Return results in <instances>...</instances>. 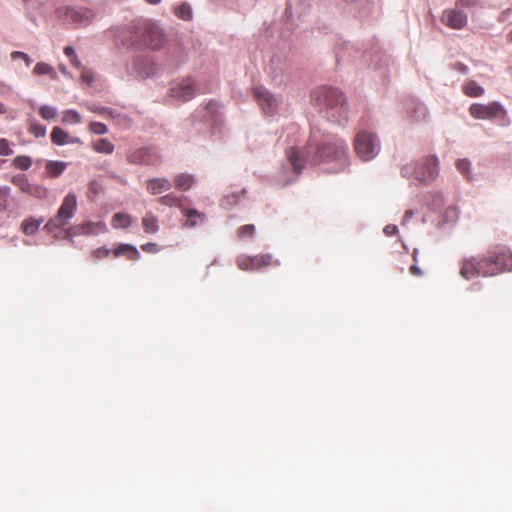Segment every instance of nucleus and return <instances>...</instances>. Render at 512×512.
I'll return each instance as SVG.
<instances>
[{
	"label": "nucleus",
	"instance_id": "obj_14",
	"mask_svg": "<svg viewBox=\"0 0 512 512\" xmlns=\"http://www.w3.org/2000/svg\"><path fill=\"white\" fill-rule=\"evenodd\" d=\"M272 256L265 254L254 257H241L238 259V266L241 270H255L271 264Z\"/></svg>",
	"mask_w": 512,
	"mask_h": 512
},
{
	"label": "nucleus",
	"instance_id": "obj_48",
	"mask_svg": "<svg viewBox=\"0 0 512 512\" xmlns=\"http://www.w3.org/2000/svg\"><path fill=\"white\" fill-rule=\"evenodd\" d=\"M452 67L454 70L458 71L459 73H461L463 75L467 74L469 71L468 66H466L465 64L460 63V62L453 64Z\"/></svg>",
	"mask_w": 512,
	"mask_h": 512
},
{
	"label": "nucleus",
	"instance_id": "obj_61",
	"mask_svg": "<svg viewBox=\"0 0 512 512\" xmlns=\"http://www.w3.org/2000/svg\"><path fill=\"white\" fill-rule=\"evenodd\" d=\"M80 142H81L80 139L77 138V137L76 138H70L69 137V142L68 143H80Z\"/></svg>",
	"mask_w": 512,
	"mask_h": 512
},
{
	"label": "nucleus",
	"instance_id": "obj_15",
	"mask_svg": "<svg viewBox=\"0 0 512 512\" xmlns=\"http://www.w3.org/2000/svg\"><path fill=\"white\" fill-rule=\"evenodd\" d=\"M196 85L194 80L187 79L171 88V96L182 101H188L195 95Z\"/></svg>",
	"mask_w": 512,
	"mask_h": 512
},
{
	"label": "nucleus",
	"instance_id": "obj_26",
	"mask_svg": "<svg viewBox=\"0 0 512 512\" xmlns=\"http://www.w3.org/2000/svg\"><path fill=\"white\" fill-rule=\"evenodd\" d=\"M175 186L181 191H187L193 184V177L189 174H179L175 177Z\"/></svg>",
	"mask_w": 512,
	"mask_h": 512
},
{
	"label": "nucleus",
	"instance_id": "obj_1",
	"mask_svg": "<svg viewBox=\"0 0 512 512\" xmlns=\"http://www.w3.org/2000/svg\"><path fill=\"white\" fill-rule=\"evenodd\" d=\"M312 102L318 113L328 122L343 125L347 121L346 99L338 88H316L312 92Z\"/></svg>",
	"mask_w": 512,
	"mask_h": 512
},
{
	"label": "nucleus",
	"instance_id": "obj_64",
	"mask_svg": "<svg viewBox=\"0 0 512 512\" xmlns=\"http://www.w3.org/2000/svg\"><path fill=\"white\" fill-rule=\"evenodd\" d=\"M302 153H303V155L305 156V154H307V151H304V152H302ZM304 160L306 161V159H305V158H304Z\"/></svg>",
	"mask_w": 512,
	"mask_h": 512
},
{
	"label": "nucleus",
	"instance_id": "obj_8",
	"mask_svg": "<svg viewBox=\"0 0 512 512\" xmlns=\"http://www.w3.org/2000/svg\"><path fill=\"white\" fill-rule=\"evenodd\" d=\"M254 97L259 106L266 115H274L278 109V100L265 87H255L253 90Z\"/></svg>",
	"mask_w": 512,
	"mask_h": 512
},
{
	"label": "nucleus",
	"instance_id": "obj_23",
	"mask_svg": "<svg viewBox=\"0 0 512 512\" xmlns=\"http://www.w3.org/2000/svg\"><path fill=\"white\" fill-rule=\"evenodd\" d=\"M66 166L67 164L62 161H48L46 163V170L51 177L55 178L64 172Z\"/></svg>",
	"mask_w": 512,
	"mask_h": 512
},
{
	"label": "nucleus",
	"instance_id": "obj_9",
	"mask_svg": "<svg viewBox=\"0 0 512 512\" xmlns=\"http://www.w3.org/2000/svg\"><path fill=\"white\" fill-rule=\"evenodd\" d=\"M487 261H476L474 257L467 259L463 262L460 274L463 278L470 280L474 276L482 275L484 277L492 276L493 271L485 268V264H487Z\"/></svg>",
	"mask_w": 512,
	"mask_h": 512
},
{
	"label": "nucleus",
	"instance_id": "obj_10",
	"mask_svg": "<svg viewBox=\"0 0 512 512\" xmlns=\"http://www.w3.org/2000/svg\"><path fill=\"white\" fill-rule=\"evenodd\" d=\"M469 112L475 119H494L505 111L501 104L492 102L488 105L474 103L470 106Z\"/></svg>",
	"mask_w": 512,
	"mask_h": 512
},
{
	"label": "nucleus",
	"instance_id": "obj_57",
	"mask_svg": "<svg viewBox=\"0 0 512 512\" xmlns=\"http://www.w3.org/2000/svg\"><path fill=\"white\" fill-rule=\"evenodd\" d=\"M92 224L88 223L86 225H83L79 228L83 234H89L91 232Z\"/></svg>",
	"mask_w": 512,
	"mask_h": 512
},
{
	"label": "nucleus",
	"instance_id": "obj_24",
	"mask_svg": "<svg viewBox=\"0 0 512 512\" xmlns=\"http://www.w3.org/2000/svg\"><path fill=\"white\" fill-rule=\"evenodd\" d=\"M142 225L146 233H156L159 230L158 220L151 213H148L143 217Z\"/></svg>",
	"mask_w": 512,
	"mask_h": 512
},
{
	"label": "nucleus",
	"instance_id": "obj_54",
	"mask_svg": "<svg viewBox=\"0 0 512 512\" xmlns=\"http://www.w3.org/2000/svg\"><path fill=\"white\" fill-rule=\"evenodd\" d=\"M64 54H65L68 58H72V57L76 56V54H75V49H74L72 46H67V47H65V49H64Z\"/></svg>",
	"mask_w": 512,
	"mask_h": 512
},
{
	"label": "nucleus",
	"instance_id": "obj_31",
	"mask_svg": "<svg viewBox=\"0 0 512 512\" xmlns=\"http://www.w3.org/2000/svg\"><path fill=\"white\" fill-rule=\"evenodd\" d=\"M81 120L82 117L76 110H67L62 117V122L66 124H78Z\"/></svg>",
	"mask_w": 512,
	"mask_h": 512
},
{
	"label": "nucleus",
	"instance_id": "obj_62",
	"mask_svg": "<svg viewBox=\"0 0 512 512\" xmlns=\"http://www.w3.org/2000/svg\"><path fill=\"white\" fill-rule=\"evenodd\" d=\"M508 38H509V41L512 42V29H511V32L508 34Z\"/></svg>",
	"mask_w": 512,
	"mask_h": 512
},
{
	"label": "nucleus",
	"instance_id": "obj_3",
	"mask_svg": "<svg viewBox=\"0 0 512 512\" xmlns=\"http://www.w3.org/2000/svg\"><path fill=\"white\" fill-rule=\"evenodd\" d=\"M346 151L347 147L344 141L340 139L328 138L318 148L312 158V162L314 164H321L322 162H335L336 166L333 167V172H338L343 170L348 165Z\"/></svg>",
	"mask_w": 512,
	"mask_h": 512
},
{
	"label": "nucleus",
	"instance_id": "obj_21",
	"mask_svg": "<svg viewBox=\"0 0 512 512\" xmlns=\"http://www.w3.org/2000/svg\"><path fill=\"white\" fill-rule=\"evenodd\" d=\"M42 222H43L42 218L35 219V218L30 217V218L25 219L21 224L23 233L25 235L35 234L38 231Z\"/></svg>",
	"mask_w": 512,
	"mask_h": 512
},
{
	"label": "nucleus",
	"instance_id": "obj_52",
	"mask_svg": "<svg viewBox=\"0 0 512 512\" xmlns=\"http://www.w3.org/2000/svg\"><path fill=\"white\" fill-rule=\"evenodd\" d=\"M81 78L84 82H86L88 84L92 83V81H93V76H92L91 72H89V71H83Z\"/></svg>",
	"mask_w": 512,
	"mask_h": 512
},
{
	"label": "nucleus",
	"instance_id": "obj_11",
	"mask_svg": "<svg viewBox=\"0 0 512 512\" xmlns=\"http://www.w3.org/2000/svg\"><path fill=\"white\" fill-rule=\"evenodd\" d=\"M482 260L488 262L485 264V268L493 271L492 275L512 270V255L505 252L496 253Z\"/></svg>",
	"mask_w": 512,
	"mask_h": 512
},
{
	"label": "nucleus",
	"instance_id": "obj_49",
	"mask_svg": "<svg viewBox=\"0 0 512 512\" xmlns=\"http://www.w3.org/2000/svg\"><path fill=\"white\" fill-rule=\"evenodd\" d=\"M458 5L466 8L474 7L478 4V0H457Z\"/></svg>",
	"mask_w": 512,
	"mask_h": 512
},
{
	"label": "nucleus",
	"instance_id": "obj_34",
	"mask_svg": "<svg viewBox=\"0 0 512 512\" xmlns=\"http://www.w3.org/2000/svg\"><path fill=\"white\" fill-rule=\"evenodd\" d=\"M39 114L45 120H52L57 116V110L50 105H43L39 108Z\"/></svg>",
	"mask_w": 512,
	"mask_h": 512
},
{
	"label": "nucleus",
	"instance_id": "obj_2",
	"mask_svg": "<svg viewBox=\"0 0 512 512\" xmlns=\"http://www.w3.org/2000/svg\"><path fill=\"white\" fill-rule=\"evenodd\" d=\"M129 36H123L121 42L125 47H135L143 43L152 50L162 48L165 35L163 29L156 23H147L144 28L132 25L129 30Z\"/></svg>",
	"mask_w": 512,
	"mask_h": 512
},
{
	"label": "nucleus",
	"instance_id": "obj_18",
	"mask_svg": "<svg viewBox=\"0 0 512 512\" xmlns=\"http://www.w3.org/2000/svg\"><path fill=\"white\" fill-rule=\"evenodd\" d=\"M308 2L309 0H287L286 15L301 17L309 6Z\"/></svg>",
	"mask_w": 512,
	"mask_h": 512
},
{
	"label": "nucleus",
	"instance_id": "obj_51",
	"mask_svg": "<svg viewBox=\"0 0 512 512\" xmlns=\"http://www.w3.org/2000/svg\"><path fill=\"white\" fill-rule=\"evenodd\" d=\"M409 272L414 276H422L423 275V271L416 264H413L410 266Z\"/></svg>",
	"mask_w": 512,
	"mask_h": 512
},
{
	"label": "nucleus",
	"instance_id": "obj_13",
	"mask_svg": "<svg viewBox=\"0 0 512 512\" xmlns=\"http://www.w3.org/2000/svg\"><path fill=\"white\" fill-rule=\"evenodd\" d=\"M441 21L452 29H462L467 24V15L456 9L445 10Z\"/></svg>",
	"mask_w": 512,
	"mask_h": 512
},
{
	"label": "nucleus",
	"instance_id": "obj_25",
	"mask_svg": "<svg viewBox=\"0 0 512 512\" xmlns=\"http://www.w3.org/2000/svg\"><path fill=\"white\" fill-rule=\"evenodd\" d=\"M51 140L56 145H65L69 142V134L60 127H54L51 132Z\"/></svg>",
	"mask_w": 512,
	"mask_h": 512
},
{
	"label": "nucleus",
	"instance_id": "obj_55",
	"mask_svg": "<svg viewBox=\"0 0 512 512\" xmlns=\"http://www.w3.org/2000/svg\"><path fill=\"white\" fill-rule=\"evenodd\" d=\"M219 107L218 103L217 102H210L206 109L208 110V112H211V113H216L217 112V108Z\"/></svg>",
	"mask_w": 512,
	"mask_h": 512
},
{
	"label": "nucleus",
	"instance_id": "obj_56",
	"mask_svg": "<svg viewBox=\"0 0 512 512\" xmlns=\"http://www.w3.org/2000/svg\"><path fill=\"white\" fill-rule=\"evenodd\" d=\"M70 62L74 67H76L78 69H80L82 67V64H81L80 60L77 58V56L70 58Z\"/></svg>",
	"mask_w": 512,
	"mask_h": 512
},
{
	"label": "nucleus",
	"instance_id": "obj_29",
	"mask_svg": "<svg viewBox=\"0 0 512 512\" xmlns=\"http://www.w3.org/2000/svg\"><path fill=\"white\" fill-rule=\"evenodd\" d=\"M114 145L108 139H100L94 144V149L99 153L112 154Z\"/></svg>",
	"mask_w": 512,
	"mask_h": 512
},
{
	"label": "nucleus",
	"instance_id": "obj_32",
	"mask_svg": "<svg viewBox=\"0 0 512 512\" xmlns=\"http://www.w3.org/2000/svg\"><path fill=\"white\" fill-rule=\"evenodd\" d=\"M175 14L182 20H191L192 19L191 6L187 3H182L175 9Z\"/></svg>",
	"mask_w": 512,
	"mask_h": 512
},
{
	"label": "nucleus",
	"instance_id": "obj_50",
	"mask_svg": "<svg viewBox=\"0 0 512 512\" xmlns=\"http://www.w3.org/2000/svg\"><path fill=\"white\" fill-rule=\"evenodd\" d=\"M398 232V227L393 224L386 225L384 228V233L387 236H393Z\"/></svg>",
	"mask_w": 512,
	"mask_h": 512
},
{
	"label": "nucleus",
	"instance_id": "obj_27",
	"mask_svg": "<svg viewBox=\"0 0 512 512\" xmlns=\"http://www.w3.org/2000/svg\"><path fill=\"white\" fill-rule=\"evenodd\" d=\"M33 72L37 75H50L52 79H57V74L54 68L44 62L37 63Z\"/></svg>",
	"mask_w": 512,
	"mask_h": 512
},
{
	"label": "nucleus",
	"instance_id": "obj_7",
	"mask_svg": "<svg viewBox=\"0 0 512 512\" xmlns=\"http://www.w3.org/2000/svg\"><path fill=\"white\" fill-rule=\"evenodd\" d=\"M439 161L434 155L425 157L422 161H417L416 180L427 183L434 180L439 172Z\"/></svg>",
	"mask_w": 512,
	"mask_h": 512
},
{
	"label": "nucleus",
	"instance_id": "obj_20",
	"mask_svg": "<svg viewBox=\"0 0 512 512\" xmlns=\"http://www.w3.org/2000/svg\"><path fill=\"white\" fill-rule=\"evenodd\" d=\"M113 253L116 257L128 254V257L131 260H138L140 258V253L137 247L131 244H121L114 249Z\"/></svg>",
	"mask_w": 512,
	"mask_h": 512
},
{
	"label": "nucleus",
	"instance_id": "obj_33",
	"mask_svg": "<svg viewBox=\"0 0 512 512\" xmlns=\"http://www.w3.org/2000/svg\"><path fill=\"white\" fill-rule=\"evenodd\" d=\"M245 193H246V189H243L240 193L234 192L230 195H227L221 200V205L225 208H227L228 206H231V205H236L240 200V194H245Z\"/></svg>",
	"mask_w": 512,
	"mask_h": 512
},
{
	"label": "nucleus",
	"instance_id": "obj_16",
	"mask_svg": "<svg viewBox=\"0 0 512 512\" xmlns=\"http://www.w3.org/2000/svg\"><path fill=\"white\" fill-rule=\"evenodd\" d=\"M288 163L296 174H301L304 168V155L298 149L291 147L286 152Z\"/></svg>",
	"mask_w": 512,
	"mask_h": 512
},
{
	"label": "nucleus",
	"instance_id": "obj_17",
	"mask_svg": "<svg viewBox=\"0 0 512 512\" xmlns=\"http://www.w3.org/2000/svg\"><path fill=\"white\" fill-rule=\"evenodd\" d=\"M171 188L172 183L166 178H153L147 181V189L153 195L169 191Z\"/></svg>",
	"mask_w": 512,
	"mask_h": 512
},
{
	"label": "nucleus",
	"instance_id": "obj_40",
	"mask_svg": "<svg viewBox=\"0 0 512 512\" xmlns=\"http://www.w3.org/2000/svg\"><path fill=\"white\" fill-rule=\"evenodd\" d=\"M254 233H255V226L253 224L243 225L237 230V234L240 238L253 236Z\"/></svg>",
	"mask_w": 512,
	"mask_h": 512
},
{
	"label": "nucleus",
	"instance_id": "obj_43",
	"mask_svg": "<svg viewBox=\"0 0 512 512\" xmlns=\"http://www.w3.org/2000/svg\"><path fill=\"white\" fill-rule=\"evenodd\" d=\"M89 110L94 113H97V114H101V115L107 114L108 116H110L112 118L114 117V111L107 107H102L99 105H91V106H89Z\"/></svg>",
	"mask_w": 512,
	"mask_h": 512
},
{
	"label": "nucleus",
	"instance_id": "obj_44",
	"mask_svg": "<svg viewBox=\"0 0 512 512\" xmlns=\"http://www.w3.org/2000/svg\"><path fill=\"white\" fill-rule=\"evenodd\" d=\"M13 154V150L9 147V142L7 139H0V155L2 156H10Z\"/></svg>",
	"mask_w": 512,
	"mask_h": 512
},
{
	"label": "nucleus",
	"instance_id": "obj_63",
	"mask_svg": "<svg viewBox=\"0 0 512 512\" xmlns=\"http://www.w3.org/2000/svg\"><path fill=\"white\" fill-rule=\"evenodd\" d=\"M336 57H337V58H336V61H337V62H339V61H340L339 56L337 55Z\"/></svg>",
	"mask_w": 512,
	"mask_h": 512
},
{
	"label": "nucleus",
	"instance_id": "obj_53",
	"mask_svg": "<svg viewBox=\"0 0 512 512\" xmlns=\"http://www.w3.org/2000/svg\"><path fill=\"white\" fill-rule=\"evenodd\" d=\"M414 215L413 210H407L402 219V225H405Z\"/></svg>",
	"mask_w": 512,
	"mask_h": 512
},
{
	"label": "nucleus",
	"instance_id": "obj_5",
	"mask_svg": "<svg viewBox=\"0 0 512 512\" xmlns=\"http://www.w3.org/2000/svg\"><path fill=\"white\" fill-rule=\"evenodd\" d=\"M356 154L363 161L374 159L380 152V141L376 134L361 131L354 140Z\"/></svg>",
	"mask_w": 512,
	"mask_h": 512
},
{
	"label": "nucleus",
	"instance_id": "obj_12",
	"mask_svg": "<svg viewBox=\"0 0 512 512\" xmlns=\"http://www.w3.org/2000/svg\"><path fill=\"white\" fill-rule=\"evenodd\" d=\"M155 70V64L147 57L135 58L131 67L128 68L129 73L140 79L152 76L155 73Z\"/></svg>",
	"mask_w": 512,
	"mask_h": 512
},
{
	"label": "nucleus",
	"instance_id": "obj_22",
	"mask_svg": "<svg viewBox=\"0 0 512 512\" xmlns=\"http://www.w3.org/2000/svg\"><path fill=\"white\" fill-rule=\"evenodd\" d=\"M409 111L414 121L424 120L428 114L426 106L420 102H412Z\"/></svg>",
	"mask_w": 512,
	"mask_h": 512
},
{
	"label": "nucleus",
	"instance_id": "obj_37",
	"mask_svg": "<svg viewBox=\"0 0 512 512\" xmlns=\"http://www.w3.org/2000/svg\"><path fill=\"white\" fill-rule=\"evenodd\" d=\"M30 132L36 137H44L46 135V127L35 122L31 121L30 123Z\"/></svg>",
	"mask_w": 512,
	"mask_h": 512
},
{
	"label": "nucleus",
	"instance_id": "obj_41",
	"mask_svg": "<svg viewBox=\"0 0 512 512\" xmlns=\"http://www.w3.org/2000/svg\"><path fill=\"white\" fill-rule=\"evenodd\" d=\"M90 131L97 135H103L106 134L108 131V128L105 124L100 122H91L89 125Z\"/></svg>",
	"mask_w": 512,
	"mask_h": 512
},
{
	"label": "nucleus",
	"instance_id": "obj_6",
	"mask_svg": "<svg viewBox=\"0 0 512 512\" xmlns=\"http://www.w3.org/2000/svg\"><path fill=\"white\" fill-rule=\"evenodd\" d=\"M57 14L60 18L81 26L90 24L95 17L91 9L71 6L57 9Z\"/></svg>",
	"mask_w": 512,
	"mask_h": 512
},
{
	"label": "nucleus",
	"instance_id": "obj_39",
	"mask_svg": "<svg viewBox=\"0 0 512 512\" xmlns=\"http://www.w3.org/2000/svg\"><path fill=\"white\" fill-rule=\"evenodd\" d=\"M457 169L468 179L470 178L469 172L471 169V163L467 159H459L456 163Z\"/></svg>",
	"mask_w": 512,
	"mask_h": 512
},
{
	"label": "nucleus",
	"instance_id": "obj_36",
	"mask_svg": "<svg viewBox=\"0 0 512 512\" xmlns=\"http://www.w3.org/2000/svg\"><path fill=\"white\" fill-rule=\"evenodd\" d=\"M13 164L21 170H28L32 165V160L28 156H17L14 158Z\"/></svg>",
	"mask_w": 512,
	"mask_h": 512
},
{
	"label": "nucleus",
	"instance_id": "obj_42",
	"mask_svg": "<svg viewBox=\"0 0 512 512\" xmlns=\"http://www.w3.org/2000/svg\"><path fill=\"white\" fill-rule=\"evenodd\" d=\"M10 57L12 60L21 59V61H24L26 66L29 67L32 64V59L30 56L24 52L21 51H13L10 54Z\"/></svg>",
	"mask_w": 512,
	"mask_h": 512
},
{
	"label": "nucleus",
	"instance_id": "obj_38",
	"mask_svg": "<svg viewBox=\"0 0 512 512\" xmlns=\"http://www.w3.org/2000/svg\"><path fill=\"white\" fill-rule=\"evenodd\" d=\"M417 162H411L401 168V175L406 178L414 177L416 179Z\"/></svg>",
	"mask_w": 512,
	"mask_h": 512
},
{
	"label": "nucleus",
	"instance_id": "obj_28",
	"mask_svg": "<svg viewBox=\"0 0 512 512\" xmlns=\"http://www.w3.org/2000/svg\"><path fill=\"white\" fill-rule=\"evenodd\" d=\"M463 91L467 96L478 97L484 93V89L475 81H470L464 85Z\"/></svg>",
	"mask_w": 512,
	"mask_h": 512
},
{
	"label": "nucleus",
	"instance_id": "obj_45",
	"mask_svg": "<svg viewBox=\"0 0 512 512\" xmlns=\"http://www.w3.org/2000/svg\"><path fill=\"white\" fill-rule=\"evenodd\" d=\"M109 254L110 250L105 247L98 248L93 252L94 257L98 259L106 258L109 256Z\"/></svg>",
	"mask_w": 512,
	"mask_h": 512
},
{
	"label": "nucleus",
	"instance_id": "obj_35",
	"mask_svg": "<svg viewBox=\"0 0 512 512\" xmlns=\"http://www.w3.org/2000/svg\"><path fill=\"white\" fill-rule=\"evenodd\" d=\"M159 203L165 206H181V198L173 194H168L159 198Z\"/></svg>",
	"mask_w": 512,
	"mask_h": 512
},
{
	"label": "nucleus",
	"instance_id": "obj_58",
	"mask_svg": "<svg viewBox=\"0 0 512 512\" xmlns=\"http://www.w3.org/2000/svg\"><path fill=\"white\" fill-rule=\"evenodd\" d=\"M418 254H419V250L417 248H415L412 253V258H413L414 262H418Z\"/></svg>",
	"mask_w": 512,
	"mask_h": 512
},
{
	"label": "nucleus",
	"instance_id": "obj_60",
	"mask_svg": "<svg viewBox=\"0 0 512 512\" xmlns=\"http://www.w3.org/2000/svg\"><path fill=\"white\" fill-rule=\"evenodd\" d=\"M59 69L60 71L64 74V75H67L68 72H67V68L64 66V65H60L59 66Z\"/></svg>",
	"mask_w": 512,
	"mask_h": 512
},
{
	"label": "nucleus",
	"instance_id": "obj_4",
	"mask_svg": "<svg viewBox=\"0 0 512 512\" xmlns=\"http://www.w3.org/2000/svg\"><path fill=\"white\" fill-rule=\"evenodd\" d=\"M76 209L77 197L74 193L70 192L64 197L57 214L45 224L44 230L52 233L55 229L64 227L74 216Z\"/></svg>",
	"mask_w": 512,
	"mask_h": 512
},
{
	"label": "nucleus",
	"instance_id": "obj_59",
	"mask_svg": "<svg viewBox=\"0 0 512 512\" xmlns=\"http://www.w3.org/2000/svg\"><path fill=\"white\" fill-rule=\"evenodd\" d=\"M162 0H146L147 3L151 4V5H157L161 2Z\"/></svg>",
	"mask_w": 512,
	"mask_h": 512
},
{
	"label": "nucleus",
	"instance_id": "obj_19",
	"mask_svg": "<svg viewBox=\"0 0 512 512\" xmlns=\"http://www.w3.org/2000/svg\"><path fill=\"white\" fill-rule=\"evenodd\" d=\"M185 216L187 217L185 226L189 228H195L206 222V215L196 209L185 210Z\"/></svg>",
	"mask_w": 512,
	"mask_h": 512
},
{
	"label": "nucleus",
	"instance_id": "obj_30",
	"mask_svg": "<svg viewBox=\"0 0 512 512\" xmlns=\"http://www.w3.org/2000/svg\"><path fill=\"white\" fill-rule=\"evenodd\" d=\"M115 228H127L130 225V217L124 213H116L112 218Z\"/></svg>",
	"mask_w": 512,
	"mask_h": 512
},
{
	"label": "nucleus",
	"instance_id": "obj_46",
	"mask_svg": "<svg viewBox=\"0 0 512 512\" xmlns=\"http://www.w3.org/2000/svg\"><path fill=\"white\" fill-rule=\"evenodd\" d=\"M142 250L147 253H157L159 251L158 245L156 243H146L141 246Z\"/></svg>",
	"mask_w": 512,
	"mask_h": 512
},
{
	"label": "nucleus",
	"instance_id": "obj_47",
	"mask_svg": "<svg viewBox=\"0 0 512 512\" xmlns=\"http://www.w3.org/2000/svg\"><path fill=\"white\" fill-rule=\"evenodd\" d=\"M17 184L19 185L20 189L23 191V192H28V193H31V185L30 183L28 182L27 179H25L24 177L20 178L17 180Z\"/></svg>",
	"mask_w": 512,
	"mask_h": 512
}]
</instances>
